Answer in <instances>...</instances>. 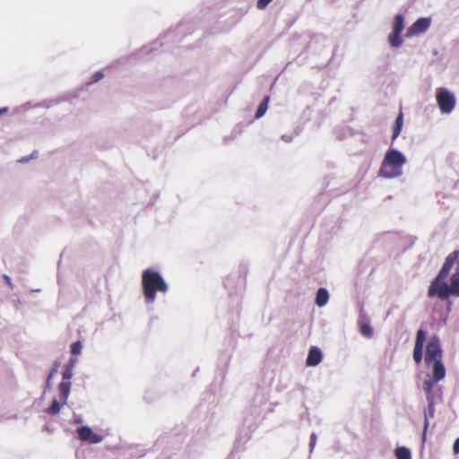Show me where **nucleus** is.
<instances>
[{"label": "nucleus", "instance_id": "obj_32", "mask_svg": "<svg viewBox=\"0 0 459 459\" xmlns=\"http://www.w3.org/2000/svg\"><path fill=\"white\" fill-rule=\"evenodd\" d=\"M6 111H7V108H1V109H0V114H3V113H4V112H6Z\"/></svg>", "mask_w": 459, "mask_h": 459}, {"label": "nucleus", "instance_id": "obj_2", "mask_svg": "<svg viewBox=\"0 0 459 459\" xmlns=\"http://www.w3.org/2000/svg\"><path fill=\"white\" fill-rule=\"evenodd\" d=\"M406 159L397 150H389L381 164L379 174L386 178H393L402 174V167L405 164Z\"/></svg>", "mask_w": 459, "mask_h": 459}, {"label": "nucleus", "instance_id": "obj_20", "mask_svg": "<svg viewBox=\"0 0 459 459\" xmlns=\"http://www.w3.org/2000/svg\"><path fill=\"white\" fill-rule=\"evenodd\" d=\"M269 99H270L269 96L265 97L264 100L258 106L257 110L255 112L256 118L262 117L264 115V113L266 112L267 108H268Z\"/></svg>", "mask_w": 459, "mask_h": 459}, {"label": "nucleus", "instance_id": "obj_18", "mask_svg": "<svg viewBox=\"0 0 459 459\" xmlns=\"http://www.w3.org/2000/svg\"><path fill=\"white\" fill-rule=\"evenodd\" d=\"M388 42L393 48H399L403 45V39L401 38V33L392 32L388 36Z\"/></svg>", "mask_w": 459, "mask_h": 459}, {"label": "nucleus", "instance_id": "obj_4", "mask_svg": "<svg viewBox=\"0 0 459 459\" xmlns=\"http://www.w3.org/2000/svg\"><path fill=\"white\" fill-rule=\"evenodd\" d=\"M436 99L438 108L442 113L449 114L455 108V97L448 90L445 88H438Z\"/></svg>", "mask_w": 459, "mask_h": 459}, {"label": "nucleus", "instance_id": "obj_8", "mask_svg": "<svg viewBox=\"0 0 459 459\" xmlns=\"http://www.w3.org/2000/svg\"><path fill=\"white\" fill-rule=\"evenodd\" d=\"M425 339H426V333L422 329L418 330L417 335H416L415 346H414V350H413V359L416 363H420L422 359V351H423Z\"/></svg>", "mask_w": 459, "mask_h": 459}, {"label": "nucleus", "instance_id": "obj_15", "mask_svg": "<svg viewBox=\"0 0 459 459\" xmlns=\"http://www.w3.org/2000/svg\"><path fill=\"white\" fill-rule=\"evenodd\" d=\"M449 290L451 295L459 296V272H456L451 276Z\"/></svg>", "mask_w": 459, "mask_h": 459}, {"label": "nucleus", "instance_id": "obj_24", "mask_svg": "<svg viewBox=\"0 0 459 459\" xmlns=\"http://www.w3.org/2000/svg\"><path fill=\"white\" fill-rule=\"evenodd\" d=\"M82 342L80 341L74 342L71 345V353H72V355H78V354H80L81 351H82Z\"/></svg>", "mask_w": 459, "mask_h": 459}, {"label": "nucleus", "instance_id": "obj_26", "mask_svg": "<svg viewBox=\"0 0 459 459\" xmlns=\"http://www.w3.org/2000/svg\"><path fill=\"white\" fill-rule=\"evenodd\" d=\"M429 415L426 411H424V428H423V433H422V440L425 441L426 438V432L427 429L429 427Z\"/></svg>", "mask_w": 459, "mask_h": 459}, {"label": "nucleus", "instance_id": "obj_10", "mask_svg": "<svg viewBox=\"0 0 459 459\" xmlns=\"http://www.w3.org/2000/svg\"><path fill=\"white\" fill-rule=\"evenodd\" d=\"M322 360V352L317 347H312L307 354L306 363L309 367L318 365Z\"/></svg>", "mask_w": 459, "mask_h": 459}, {"label": "nucleus", "instance_id": "obj_31", "mask_svg": "<svg viewBox=\"0 0 459 459\" xmlns=\"http://www.w3.org/2000/svg\"><path fill=\"white\" fill-rule=\"evenodd\" d=\"M4 280L5 281L9 284V285H12V281H11V279L9 276L7 275H4Z\"/></svg>", "mask_w": 459, "mask_h": 459}, {"label": "nucleus", "instance_id": "obj_21", "mask_svg": "<svg viewBox=\"0 0 459 459\" xmlns=\"http://www.w3.org/2000/svg\"><path fill=\"white\" fill-rule=\"evenodd\" d=\"M75 360L73 359H70V362L65 366V371L63 372V380L70 381L73 376V368Z\"/></svg>", "mask_w": 459, "mask_h": 459}, {"label": "nucleus", "instance_id": "obj_23", "mask_svg": "<svg viewBox=\"0 0 459 459\" xmlns=\"http://www.w3.org/2000/svg\"><path fill=\"white\" fill-rule=\"evenodd\" d=\"M359 330H360L361 334H363L364 336H366L368 338L372 337L373 329L368 323L360 324Z\"/></svg>", "mask_w": 459, "mask_h": 459}, {"label": "nucleus", "instance_id": "obj_16", "mask_svg": "<svg viewBox=\"0 0 459 459\" xmlns=\"http://www.w3.org/2000/svg\"><path fill=\"white\" fill-rule=\"evenodd\" d=\"M403 112L400 111L395 119V123L394 126L393 135H392L393 140L396 139L399 136V134L402 131V128H403Z\"/></svg>", "mask_w": 459, "mask_h": 459}, {"label": "nucleus", "instance_id": "obj_11", "mask_svg": "<svg viewBox=\"0 0 459 459\" xmlns=\"http://www.w3.org/2000/svg\"><path fill=\"white\" fill-rule=\"evenodd\" d=\"M446 377V368L442 361L433 362V380L436 382L441 381Z\"/></svg>", "mask_w": 459, "mask_h": 459}, {"label": "nucleus", "instance_id": "obj_29", "mask_svg": "<svg viewBox=\"0 0 459 459\" xmlns=\"http://www.w3.org/2000/svg\"><path fill=\"white\" fill-rule=\"evenodd\" d=\"M428 401V410L430 417L434 415V400H427Z\"/></svg>", "mask_w": 459, "mask_h": 459}, {"label": "nucleus", "instance_id": "obj_27", "mask_svg": "<svg viewBox=\"0 0 459 459\" xmlns=\"http://www.w3.org/2000/svg\"><path fill=\"white\" fill-rule=\"evenodd\" d=\"M273 0H258L256 7L260 10H264Z\"/></svg>", "mask_w": 459, "mask_h": 459}, {"label": "nucleus", "instance_id": "obj_17", "mask_svg": "<svg viewBox=\"0 0 459 459\" xmlns=\"http://www.w3.org/2000/svg\"><path fill=\"white\" fill-rule=\"evenodd\" d=\"M404 29V19L403 14L398 13L393 21V31L402 33Z\"/></svg>", "mask_w": 459, "mask_h": 459}, {"label": "nucleus", "instance_id": "obj_19", "mask_svg": "<svg viewBox=\"0 0 459 459\" xmlns=\"http://www.w3.org/2000/svg\"><path fill=\"white\" fill-rule=\"evenodd\" d=\"M396 459H411V451L404 446L395 449Z\"/></svg>", "mask_w": 459, "mask_h": 459}, {"label": "nucleus", "instance_id": "obj_6", "mask_svg": "<svg viewBox=\"0 0 459 459\" xmlns=\"http://www.w3.org/2000/svg\"><path fill=\"white\" fill-rule=\"evenodd\" d=\"M431 23V19L428 17H422L415 21L407 30L406 37L411 38L422 34L428 30Z\"/></svg>", "mask_w": 459, "mask_h": 459}, {"label": "nucleus", "instance_id": "obj_3", "mask_svg": "<svg viewBox=\"0 0 459 459\" xmlns=\"http://www.w3.org/2000/svg\"><path fill=\"white\" fill-rule=\"evenodd\" d=\"M446 278L441 277L440 273H437L429 287L428 296L429 298L437 296L441 300H446L450 297L449 285L444 281Z\"/></svg>", "mask_w": 459, "mask_h": 459}, {"label": "nucleus", "instance_id": "obj_25", "mask_svg": "<svg viewBox=\"0 0 459 459\" xmlns=\"http://www.w3.org/2000/svg\"><path fill=\"white\" fill-rule=\"evenodd\" d=\"M58 368H59V362L58 361H55V363L53 364V367H52V368H51V370L49 372L48 379H47V385H49L52 377L57 373Z\"/></svg>", "mask_w": 459, "mask_h": 459}, {"label": "nucleus", "instance_id": "obj_28", "mask_svg": "<svg viewBox=\"0 0 459 459\" xmlns=\"http://www.w3.org/2000/svg\"><path fill=\"white\" fill-rule=\"evenodd\" d=\"M103 77H104L103 73L100 72V71H98V72L93 74V75L91 77V82H97L100 80H101Z\"/></svg>", "mask_w": 459, "mask_h": 459}, {"label": "nucleus", "instance_id": "obj_22", "mask_svg": "<svg viewBox=\"0 0 459 459\" xmlns=\"http://www.w3.org/2000/svg\"><path fill=\"white\" fill-rule=\"evenodd\" d=\"M61 405L56 399L52 401L51 405L46 410L49 415H56L60 411Z\"/></svg>", "mask_w": 459, "mask_h": 459}, {"label": "nucleus", "instance_id": "obj_1", "mask_svg": "<svg viewBox=\"0 0 459 459\" xmlns=\"http://www.w3.org/2000/svg\"><path fill=\"white\" fill-rule=\"evenodd\" d=\"M143 293L146 302L153 303L156 293H166L169 290L167 282L162 276L152 269H146L142 273Z\"/></svg>", "mask_w": 459, "mask_h": 459}, {"label": "nucleus", "instance_id": "obj_33", "mask_svg": "<svg viewBox=\"0 0 459 459\" xmlns=\"http://www.w3.org/2000/svg\"><path fill=\"white\" fill-rule=\"evenodd\" d=\"M28 160H29V159L24 158V159H22L20 161H21V162H25V161H28Z\"/></svg>", "mask_w": 459, "mask_h": 459}, {"label": "nucleus", "instance_id": "obj_13", "mask_svg": "<svg viewBox=\"0 0 459 459\" xmlns=\"http://www.w3.org/2000/svg\"><path fill=\"white\" fill-rule=\"evenodd\" d=\"M435 380L431 378L425 379L423 382V390L426 393L427 400H434L433 388L435 384H437Z\"/></svg>", "mask_w": 459, "mask_h": 459}, {"label": "nucleus", "instance_id": "obj_7", "mask_svg": "<svg viewBox=\"0 0 459 459\" xmlns=\"http://www.w3.org/2000/svg\"><path fill=\"white\" fill-rule=\"evenodd\" d=\"M77 433L81 441L90 444H97L103 440V436L94 433L88 426H82L77 429Z\"/></svg>", "mask_w": 459, "mask_h": 459}, {"label": "nucleus", "instance_id": "obj_12", "mask_svg": "<svg viewBox=\"0 0 459 459\" xmlns=\"http://www.w3.org/2000/svg\"><path fill=\"white\" fill-rule=\"evenodd\" d=\"M328 299H329V294H328L327 290L325 288H320L316 293V304L318 307H323L328 302Z\"/></svg>", "mask_w": 459, "mask_h": 459}, {"label": "nucleus", "instance_id": "obj_14", "mask_svg": "<svg viewBox=\"0 0 459 459\" xmlns=\"http://www.w3.org/2000/svg\"><path fill=\"white\" fill-rule=\"evenodd\" d=\"M70 387H71L70 381L62 380V382L58 385V390H59L63 403H66V400L70 394Z\"/></svg>", "mask_w": 459, "mask_h": 459}, {"label": "nucleus", "instance_id": "obj_30", "mask_svg": "<svg viewBox=\"0 0 459 459\" xmlns=\"http://www.w3.org/2000/svg\"><path fill=\"white\" fill-rule=\"evenodd\" d=\"M453 451L454 453L459 454V437L455 439L454 446H453Z\"/></svg>", "mask_w": 459, "mask_h": 459}, {"label": "nucleus", "instance_id": "obj_9", "mask_svg": "<svg viewBox=\"0 0 459 459\" xmlns=\"http://www.w3.org/2000/svg\"><path fill=\"white\" fill-rule=\"evenodd\" d=\"M459 257V250H455L451 252L447 257L445 260V263L443 264V266L438 273H440L441 277H447L450 270L452 269L453 265L456 262V260Z\"/></svg>", "mask_w": 459, "mask_h": 459}, {"label": "nucleus", "instance_id": "obj_5", "mask_svg": "<svg viewBox=\"0 0 459 459\" xmlns=\"http://www.w3.org/2000/svg\"><path fill=\"white\" fill-rule=\"evenodd\" d=\"M442 359V350L440 347L439 339L436 336H433L429 339L427 348H426V355H425V362L429 365L435 361H440Z\"/></svg>", "mask_w": 459, "mask_h": 459}]
</instances>
